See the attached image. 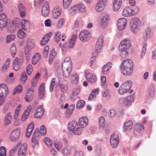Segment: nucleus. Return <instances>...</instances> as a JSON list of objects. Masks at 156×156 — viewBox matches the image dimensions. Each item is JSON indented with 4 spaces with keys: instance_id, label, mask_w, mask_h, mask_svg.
Masks as SVG:
<instances>
[{
    "instance_id": "obj_10",
    "label": "nucleus",
    "mask_w": 156,
    "mask_h": 156,
    "mask_svg": "<svg viewBox=\"0 0 156 156\" xmlns=\"http://www.w3.org/2000/svg\"><path fill=\"white\" fill-rule=\"evenodd\" d=\"M104 41V38L102 36H100L96 43L95 46L96 51L98 52H101L103 45Z\"/></svg>"
},
{
    "instance_id": "obj_8",
    "label": "nucleus",
    "mask_w": 156,
    "mask_h": 156,
    "mask_svg": "<svg viewBox=\"0 0 156 156\" xmlns=\"http://www.w3.org/2000/svg\"><path fill=\"white\" fill-rule=\"evenodd\" d=\"M130 41L128 39H125L121 41L119 45V49L120 51L128 50L130 47Z\"/></svg>"
},
{
    "instance_id": "obj_31",
    "label": "nucleus",
    "mask_w": 156,
    "mask_h": 156,
    "mask_svg": "<svg viewBox=\"0 0 156 156\" xmlns=\"http://www.w3.org/2000/svg\"><path fill=\"white\" fill-rule=\"evenodd\" d=\"M45 93V86L44 83H42L39 88L38 94L39 98L42 99L44 96Z\"/></svg>"
},
{
    "instance_id": "obj_18",
    "label": "nucleus",
    "mask_w": 156,
    "mask_h": 156,
    "mask_svg": "<svg viewBox=\"0 0 156 156\" xmlns=\"http://www.w3.org/2000/svg\"><path fill=\"white\" fill-rule=\"evenodd\" d=\"M34 90L29 88L27 91L26 95L25 97V101L27 102L31 101L33 98V92Z\"/></svg>"
},
{
    "instance_id": "obj_42",
    "label": "nucleus",
    "mask_w": 156,
    "mask_h": 156,
    "mask_svg": "<svg viewBox=\"0 0 156 156\" xmlns=\"http://www.w3.org/2000/svg\"><path fill=\"white\" fill-rule=\"evenodd\" d=\"M21 144V142H19L10 150L9 152V155L10 156H13L14 155L15 152Z\"/></svg>"
},
{
    "instance_id": "obj_9",
    "label": "nucleus",
    "mask_w": 156,
    "mask_h": 156,
    "mask_svg": "<svg viewBox=\"0 0 156 156\" xmlns=\"http://www.w3.org/2000/svg\"><path fill=\"white\" fill-rule=\"evenodd\" d=\"M107 1H98L96 3L95 10L98 12H102L106 6Z\"/></svg>"
},
{
    "instance_id": "obj_49",
    "label": "nucleus",
    "mask_w": 156,
    "mask_h": 156,
    "mask_svg": "<svg viewBox=\"0 0 156 156\" xmlns=\"http://www.w3.org/2000/svg\"><path fill=\"white\" fill-rule=\"evenodd\" d=\"M78 10L81 12H84L86 11V7L82 3L77 4Z\"/></svg>"
},
{
    "instance_id": "obj_28",
    "label": "nucleus",
    "mask_w": 156,
    "mask_h": 156,
    "mask_svg": "<svg viewBox=\"0 0 156 156\" xmlns=\"http://www.w3.org/2000/svg\"><path fill=\"white\" fill-rule=\"evenodd\" d=\"M34 129V124L33 122L30 123L26 130V135L27 137H29Z\"/></svg>"
},
{
    "instance_id": "obj_12",
    "label": "nucleus",
    "mask_w": 156,
    "mask_h": 156,
    "mask_svg": "<svg viewBox=\"0 0 156 156\" xmlns=\"http://www.w3.org/2000/svg\"><path fill=\"white\" fill-rule=\"evenodd\" d=\"M63 76L65 77H68L70 75L72 69V66H62Z\"/></svg>"
},
{
    "instance_id": "obj_4",
    "label": "nucleus",
    "mask_w": 156,
    "mask_h": 156,
    "mask_svg": "<svg viewBox=\"0 0 156 156\" xmlns=\"http://www.w3.org/2000/svg\"><path fill=\"white\" fill-rule=\"evenodd\" d=\"M21 135L20 129L16 128L13 130L9 134V139L10 141L17 142L20 138Z\"/></svg>"
},
{
    "instance_id": "obj_44",
    "label": "nucleus",
    "mask_w": 156,
    "mask_h": 156,
    "mask_svg": "<svg viewBox=\"0 0 156 156\" xmlns=\"http://www.w3.org/2000/svg\"><path fill=\"white\" fill-rule=\"evenodd\" d=\"M81 90V89L80 86H76L73 88L72 94L73 95H76L80 94Z\"/></svg>"
},
{
    "instance_id": "obj_48",
    "label": "nucleus",
    "mask_w": 156,
    "mask_h": 156,
    "mask_svg": "<svg viewBox=\"0 0 156 156\" xmlns=\"http://www.w3.org/2000/svg\"><path fill=\"white\" fill-rule=\"evenodd\" d=\"M71 147L68 145L66 146L65 148L62 151L63 155L66 156L70 153Z\"/></svg>"
},
{
    "instance_id": "obj_59",
    "label": "nucleus",
    "mask_w": 156,
    "mask_h": 156,
    "mask_svg": "<svg viewBox=\"0 0 156 156\" xmlns=\"http://www.w3.org/2000/svg\"><path fill=\"white\" fill-rule=\"evenodd\" d=\"M72 0H63V6L64 8L67 9L71 3Z\"/></svg>"
},
{
    "instance_id": "obj_36",
    "label": "nucleus",
    "mask_w": 156,
    "mask_h": 156,
    "mask_svg": "<svg viewBox=\"0 0 156 156\" xmlns=\"http://www.w3.org/2000/svg\"><path fill=\"white\" fill-rule=\"evenodd\" d=\"M12 118L11 113L9 112L6 114L5 117V125L6 126L11 123V119Z\"/></svg>"
},
{
    "instance_id": "obj_40",
    "label": "nucleus",
    "mask_w": 156,
    "mask_h": 156,
    "mask_svg": "<svg viewBox=\"0 0 156 156\" xmlns=\"http://www.w3.org/2000/svg\"><path fill=\"white\" fill-rule=\"evenodd\" d=\"M134 97L133 95H130L127 96L125 98L126 105L129 106L131 103L134 101Z\"/></svg>"
},
{
    "instance_id": "obj_30",
    "label": "nucleus",
    "mask_w": 156,
    "mask_h": 156,
    "mask_svg": "<svg viewBox=\"0 0 156 156\" xmlns=\"http://www.w3.org/2000/svg\"><path fill=\"white\" fill-rule=\"evenodd\" d=\"M61 12V10L58 6H55L53 10V16L55 19H57L60 15Z\"/></svg>"
},
{
    "instance_id": "obj_47",
    "label": "nucleus",
    "mask_w": 156,
    "mask_h": 156,
    "mask_svg": "<svg viewBox=\"0 0 156 156\" xmlns=\"http://www.w3.org/2000/svg\"><path fill=\"white\" fill-rule=\"evenodd\" d=\"M40 55L38 53H36L33 57L32 62L34 64H36L40 59Z\"/></svg>"
},
{
    "instance_id": "obj_35",
    "label": "nucleus",
    "mask_w": 156,
    "mask_h": 156,
    "mask_svg": "<svg viewBox=\"0 0 156 156\" xmlns=\"http://www.w3.org/2000/svg\"><path fill=\"white\" fill-rule=\"evenodd\" d=\"M18 9L19 12H20V15L21 17H23L26 14V8L23 5L20 3L18 6Z\"/></svg>"
},
{
    "instance_id": "obj_7",
    "label": "nucleus",
    "mask_w": 156,
    "mask_h": 156,
    "mask_svg": "<svg viewBox=\"0 0 156 156\" xmlns=\"http://www.w3.org/2000/svg\"><path fill=\"white\" fill-rule=\"evenodd\" d=\"M8 87L6 84L2 83L0 85V100H3L9 94Z\"/></svg>"
},
{
    "instance_id": "obj_46",
    "label": "nucleus",
    "mask_w": 156,
    "mask_h": 156,
    "mask_svg": "<svg viewBox=\"0 0 156 156\" xmlns=\"http://www.w3.org/2000/svg\"><path fill=\"white\" fill-rule=\"evenodd\" d=\"M62 66H72V63L70 60V58L69 57H66L62 63Z\"/></svg>"
},
{
    "instance_id": "obj_62",
    "label": "nucleus",
    "mask_w": 156,
    "mask_h": 156,
    "mask_svg": "<svg viewBox=\"0 0 156 156\" xmlns=\"http://www.w3.org/2000/svg\"><path fill=\"white\" fill-rule=\"evenodd\" d=\"M65 20L63 18L59 19L57 25V27L58 28L62 27L64 25Z\"/></svg>"
},
{
    "instance_id": "obj_33",
    "label": "nucleus",
    "mask_w": 156,
    "mask_h": 156,
    "mask_svg": "<svg viewBox=\"0 0 156 156\" xmlns=\"http://www.w3.org/2000/svg\"><path fill=\"white\" fill-rule=\"evenodd\" d=\"M22 28L24 30H26L30 28V23L28 20H23L21 21Z\"/></svg>"
},
{
    "instance_id": "obj_25",
    "label": "nucleus",
    "mask_w": 156,
    "mask_h": 156,
    "mask_svg": "<svg viewBox=\"0 0 156 156\" xmlns=\"http://www.w3.org/2000/svg\"><path fill=\"white\" fill-rule=\"evenodd\" d=\"M77 37V35L76 34H73L71 36L69 39V43L68 44V47L69 48H72L74 47Z\"/></svg>"
},
{
    "instance_id": "obj_23",
    "label": "nucleus",
    "mask_w": 156,
    "mask_h": 156,
    "mask_svg": "<svg viewBox=\"0 0 156 156\" xmlns=\"http://www.w3.org/2000/svg\"><path fill=\"white\" fill-rule=\"evenodd\" d=\"M154 91L155 88L154 86H151L148 90V94L147 98L148 101H150L152 99L154 96Z\"/></svg>"
},
{
    "instance_id": "obj_27",
    "label": "nucleus",
    "mask_w": 156,
    "mask_h": 156,
    "mask_svg": "<svg viewBox=\"0 0 156 156\" xmlns=\"http://www.w3.org/2000/svg\"><path fill=\"white\" fill-rule=\"evenodd\" d=\"M67 81L63 80L59 81V85L62 92H66L67 90Z\"/></svg>"
},
{
    "instance_id": "obj_64",
    "label": "nucleus",
    "mask_w": 156,
    "mask_h": 156,
    "mask_svg": "<svg viewBox=\"0 0 156 156\" xmlns=\"http://www.w3.org/2000/svg\"><path fill=\"white\" fill-rule=\"evenodd\" d=\"M116 115V112L115 110L112 109H111L108 112V115L109 117L111 118L114 117Z\"/></svg>"
},
{
    "instance_id": "obj_63",
    "label": "nucleus",
    "mask_w": 156,
    "mask_h": 156,
    "mask_svg": "<svg viewBox=\"0 0 156 156\" xmlns=\"http://www.w3.org/2000/svg\"><path fill=\"white\" fill-rule=\"evenodd\" d=\"M39 129H36L33 133L32 138L34 139H39Z\"/></svg>"
},
{
    "instance_id": "obj_52",
    "label": "nucleus",
    "mask_w": 156,
    "mask_h": 156,
    "mask_svg": "<svg viewBox=\"0 0 156 156\" xmlns=\"http://www.w3.org/2000/svg\"><path fill=\"white\" fill-rule=\"evenodd\" d=\"M10 52L13 58H14L15 56L16 52V48L14 44H12L10 48Z\"/></svg>"
},
{
    "instance_id": "obj_29",
    "label": "nucleus",
    "mask_w": 156,
    "mask_h": 156,
    "mask_svg": "<svg viewBox=\"0 0 156 156\" xmlns=\"http://www.w3.org/2000/svg\"><path fill=\"white\" fill-rule=\"evenodd\" d=\"M52 34V33L50 32L49 33L44 35L41 42V45H44L48 42Z\"/></svg>"
},
{
    "instance_id": "obj_24",
    "label": "nucleus",
    "mask_w": 156,
    "mask_h": 156,
    "mask_svg": "<svg viewBox=\"0 0 156 156\" xmlns=\"http://www.w3.org/2000/svg\"><path fill=\"white\" fill-rule=\"evenodd\" d=\"M27 145L26 143L22 144L19 149L18 154L25 156L27 153Z\"/></svg>"
},
{
    "instance_id": "obj_26",
    "label": "nucleus",
    "mask_w": 156,
    "mask_h": 156,
    "mask_svg": "<svg viewBox=\"0 0 156 156\" xmlns=\"http://www.w3.org/2000/svg\"><path fill=\"white\" fill-rule=\"evenodd\" d=\"M99 126L100 129L102 131L105 128L106 122L105 118L101 116L98 118Z\"/></svg>"
},
{
    "instance_id": "obj_60",
    "label": "nucleus",
    "mask_w": 156,
    "mask_h": 156,
    "mask_svg": "<svg viewBox=\"0 0 156 156\" xmlns=\"http://www.w3.org/2000/svg\"><path fill=\"white\" fill-rule=\"evenodd\" d=\"M40 130L39 133L42 136L45 135L46 133V128L44 125H42L40 127Z\"/></svg>"
},
{
    "instance_id": "obj_45",
    "label": "nucleus",
    "mask_w": 156,
    "mask_h": 156,
    "mask_svg": "<svg viewBox=\"0 0 156 156\" xmlns=\"http://www.w3.org/2000/svg\"><path fill=\"white\" fill-rule=\"evenodd\" d=\"M10 59L9 58H8L6 61L4 65L2 66L1 69L3 73L6 72L8 68L9 67V65Z\"/></svg>"
},
{
    "instance_id": "obj_53",
    "label": "nucleus",
    "mask_w": 156,
    "mask_h": 156,
    "mask_svg": "<svg viewBox=\"0 0 156 156\" xmlns=\"http://www.w3.org/2000/svg\"><path fill=\"white\" fill-rule=\"evenodd\" d=\"M27 78V76L25 72H22L20 76V80L22 83H24Z\"/></svg>"
},
{
    "instance_id": "obj_37",
    "label": "nucleus",
    "mask_w": 156,
    "mask_h": 156,
    "mask_svg": "<svg viewBox=\"0 0 156 156\" xmlns=\"http://www.w3.org/2000/svg\"><path fill=\"white\" fill-rule=\"evenodd\" d=\"M109 20L108 16L107 15H105L101 19V25L103 27H105L107 25Z\"/></svg>"
},
{
    "instance_id": "obj_38",
    "label": "nucleus",
    "mask_w": 156,
    "mask_h": 156,
    "mask_svg": "<svg viewBox=\"0 0 156 156\" xmlns=\"http://www.w3.org/2000/svg\"><path fill=\"white\" fill-rule=\"evenodd\" d=\"M75 105H72L69 106L66 112V116L69 117L73 113V111L75 108Z\"/></svg>"
},
{
    "instance_id": "obj_20",
    "label": "nucleus",
    "mask_w": 156,
    "mask_h": 156,
    "mask_svg": "<svg viewBox=\"0 0 156 156\" xmlns=\"http://www.w3.org/2000/svg\"><path fill=\"white\" fill-rule=\"evenodd\" d=\"M133 123L132 121H128L124 124L123 129L124 131H129L132 129Z\"/></svg>"
},
{
    "instance_id": "obj_22",
    "label": "nucleus",
    "mask_w": 156,
    "mask_h": 156,
    "mask_svg": "<svg viewBox=\"0 0 156 156\" xmlns=\"http://www.w3.org/2000/svg\"><path fill=\"white\" fill-rule=\"evenodd\" d=\"M85 75L86 79L88 81L91 83H94L97 80V78L95 75L90 73H87L85 72Z\"/></svg>"
},
{
    "instance_id": "obj_50",
    "label": "nucleus",
    "mask_w": 156,
    "mask_h": 156,
    "mask_svg": "<svg viewBox=\"0 0 156 156\" xmlns=\"http://www.w3.org/2000/svg\"><path fill=\"white\" fill-rule=\"evenodd\" d=\"M77 7V5L76 4L70 9L69 10V14L72 15H73L76 14L78 10Z\"/></svg>"
},
{
    "instance_id": "obj_58",
    "label": "nucleus",
    "mask_w": 156,
    "mask_h": 156,
    "mask_svg": "<svg viewBox=\"0 0 156 156\" xmlns=\"http://www.w3.org/2000/svg\"><path fill=\"white\" fill-rule=\"evenodd\" d=\"M15 22L13 21V23L12 24L10 27H9L7 28L8 31L10 33H13L16 30V26L14 25Z\"/></svg>"
},
{
    "instance_id": "obj_57",
    "label": "nucleus",
    "mask_w": 156,
    "mask_h": 156,
    "mask_svg": "<svg viewBox=\"0 0 156 156\" xmlns=\"http://www.w3.org/2000/svg\"><path fill=\"white\" fill-rule=\"evenodd\" d=\"M102 95L103 97H106L108 99L111 98V95L110 94V91L108 89H105L102 91Z\"/></svg>"
},
{
    "instance_id": "obj_34",
    "label": "nucleus",
    "mask_w": 156,
    "mask_h": 156,
    "mask_svg": "<svg viewBox=\"0 0 156 156\" xmlns=\"http://www.w3.org/2000/svg\"><path fill=\"white\" fill-rule=\"evenodd\" d=\"M131 11V8L129 7H127L123 10L122 12V15L125 17L132 16Z\"/></svg>"
},
{
    "instance_id": "obj_19",
    "label": "nucleus",
    "mask_w": 156,
    "mask_h": 156,
    "mask_svg": "<svg viewBox=\"0 0 156 156\" xmlns=\"http://www.w3.org/2000/svg\"><path fill=\"white\" fill-rule=\"evenodd\" d=\"M151 37V28L149 27L146 28L144 30L143 35V38L145 41H147Z\"/></svg>"
},
{
    "instance_id": "obj_6",
    "label": "nucleus",
    "mask_w": 156,
    "mask_h": 156,
    "mask_svg": "<svg viewBox=\"0 0 156 156\" xmlns=\"http://www.w3.org/2000/svg\"><path fill=\"white\" fill-rule=\"evenodd\" d=\"M91 37L90 33L87 31L84 30L82 31L80 33L79 38L80 40L83 42L88 41Z\"/></svg>"
},
{
    "instance_id": "obj_11",
    "label": "nucleus",
    "mask_w": 156,
    "mask_h": 156,
    "mask_svg": "<svg viewBox=\"0 0 156 156\" xmlns=\"http://www.w3.org/2000/svg\"><path fill=\"white\" fill-rule=\"evenodd\" d=\"M104 41V38L102 36H100L96 43L95 46L96 51L98 52H101L103 45Z\"/></svg>"
},
{
    "instance_id": "obj_32",
    "label": "nucleus",
    "mask_w": 156,
    "mask_h": 156,
    "mask_svg": "<svg viewBox=\"0 0 156 156\" xmlns=\"http://www.w3.org/2000/svg\"><path fill=\"white\" fill-rule=\"evenodd\" d=\"M112 63L108 62L106 65H104L102 69V72L104 74H107L109 69L112 67Z\"/></svg>"
},
{
    "instance_id": "obj_17",
    "label": "nucleus",
    "mask_w": 156,
    "mask_h": 156,
    "mask_svg": "<svg viewBox=\"0 0 156 156\" xmlns=\"http://www.w3.org/2000/svg\"><path fill=\"white\" fill-rule=\"evenodd\" d=\"M7 23V19L6 15L4 13L0 15V28L5 27Z\"/></svg>"
},
{
    "instance_id": "obj_51",
    "label": "nucleus",
    "mask_w": 156,
    "mask_h": 156,
    "mask_svg": "<svg viewBox=\"0 0 156 156\" xmlns=\"http://www.w3.org/2000/svg\"><path fill=\"white\" fill-rule=\"evenodd\" d=\"M85 102L83 100H80L76 104V108L78 109H81L85 105Z\"/></svg>"
},
{
    "instance_id": "obj_56",
    "label": "nucleus",
    "mask_w": 156,
    "mask_h": 156,
    "mask_svg": "<svg viewBox=\"0 0 156 156\" xmlns=\"http://www.w3.org/2000/svg\"><path fill=\"white\" fill-rule=\"evenodd\" d=\"M44 141L45 144L47 145L48 147H51L53 144L52 141L48 138H45Z\"/></svg>"
},
{
    "instance_id": "obj_39",
    "label": "nucleus",
    "mask_w": 156,
    "mask_h": 156,
    "mask_svg": "<svg viewBox=\"0 0 156 156\" xmlns=\"http://www.w3.org/2000/svg\"><path fill=\"white\" fill-rule=\"evenodd\" d=\"M70 80L73 84H76L79 80L78 75L76 73L72 74Z\"/></svg>"
},
{
    "instance_id": "obj_13",
    "label": "nucleus",
    "mask_w": 156,
    "mask_h": 156,
    "mask_svg": "<svg viewBox=\"0 0 156 156\" xmlns=\"http://www.w3.org/2000/svg\"><path fill=\"white\" fill-rule=\"evenodd\" d=\"M144 130V126L142 124L136 125L134 127V133L136 136H139L142 134Z\"/></svg>"
},
{
    "instance_id": "obj_16",
    "label": "nucleus",
    "mask_w": 156,
    "mask_h": 156,
    "mask_svg": "<svg viewBox=\"0 0 156 156\" xmlns=\"http://www.w3.org/2000/svg\"><path fill=\"white\" fill-rule=\"evenodd\" d=\"M127 21L124 18L120 19L117 22V26L119 30H122L126 26Z\"/></svg>"
},
{
    "instance_id": "obj_2",
    "label": "nucleus",
    "mask_w": 156,
    "mask_h": 156,
    "mask_svg": "<svg viewBox=\"0 0 156 156\" xmlns=\"http://www.w3.org/2000/svg\"><path fill=\"white\" fill-rule=\"evenodd\" d=\"M68 128L69 130L76 135H80L83 132L82 129L79 127L77 122L75 121H70L69 122Z\"/></svg>"
},
{
    "instance_id": "obj_54",
    "label": "nucleus",
    "mask_w": 156,
    "mask_h": 156,
    "mask_svg": "<svg viewBox=\"0 0 156 156\" xmlns=\"http://www.w3.org/2000/svg\"><path fill=\"white\" fill-rule=\"evenodd\" d=\"M26 36V34L25 32L21 29L19 30L17 32L18 37L21 39L24 38Z\"/></svg>"
},
{
    "instance_id": "obj_3",
    "label": "nucleus",
    "mask_w": 156,
    "mask_h": 156,
    "mask_svg": "<svg viewBox=\"0 0 156 156\" xmlns=\"http://www.w3.org/2000/svg\"><path fill=\"white\" fill-rule=\"evenodd\" d=\"M132 86V81L129 80L126 81L120 86L119 90L118 93L120 95H123L126 93L129 90Z\"/></svg>"
},
{
    "instance_id": "obj_41",
    "label": "nucleus",
    "mask_w": 156,
    "mask_h": 156,
    "mask_svg": "<svg viewBox=\"0 0 156 156\" xmlns=\"http://www.w3.org/2000/svg\"><path fill=\"white\" fill-rule=\"evenodd\" d=\"M32 49L28 48L27 47H25V57L27 60H28L30 58L31 53V49Z\"/></svg>"
},
{
    "instance_id": "obj_61",
    "label": "nucleus",
    "mask_w": 156,
    "mask_h": 156,
    "mask_svg": "<svg viewBox=\"0 0 156 156\" xmlns=\"http://www.w3.org/2000/svg\"><path fill=\"white\" fill-rule=\"evenodd\" d=\"M115 140L119 141V136L117 134L113 133L111 136L110 141H112V143L113 141Z\"/></svg>"
},
{
    "instance_id": "obj_21",
    "label": "nucleus",
    "mask_w": 156,
    "mask_h": 156,
    "mask_svg": "<svg viewBox=\"0 0 156 156\" xmlns=\"http://www.w3.org/2000/svg\"><path fill=\"white\" fill-rule=\"evenodd\" d=\"M122 0H113V10L115 11H118L121 7L122 5Z\"/></svg>"
},
{
    "instance_id": "obj_14",
    "label": "nucleus",
    "mask_w": 156,
    "mask_h": 156,
    "mask_svg": "<svg viewBox=\"0 0 156 156\" xmlns=\"http://www.w3.org/2000/svg\"><path fill=\"white\" fill-rule=\"evenodd\" d=\"M88 119L86 116L82 117L79 120L78 125L80 127L84 128L88 124Z\"/></svg>"
},
{
    "instance_id": "obj_55",
    "label": "nucleus",
    "mask_w": 156,
    "mask_h": 156,
    "mask_svg": "<svg viewBox=\"0 0 156 156\" xmlns=\"http://www.w3.org/2000/svg\"><path fill=\"white\" fill-rule=\"evenodd\" d=\"M23 88L21 85L20 84L16 87L14 89V90L12 93V94L14 95L16 93H20L22 90Z\"/></svg>"
},
{
    "instance_id": "obj_1",
    "label": "nucleus",
    "mask_w": 156,
    "mask_h": 156,
    "mask_svg": "<svg viewBox=\"0 0 156 156\" xmlns=\"http://www.w3.org/2000/svg\"><path fill=\"white\" fill-rule=\"evenodd\" d=\"M133 63L131 60H125L122 61L121 65L120 71L124 75H130L133 72Z\"/></svg>"
},
{
    "instance_id": "obj_5",
    "label": "nucleus",
    "mask_w": 156,
    "mask_h": 156,
    "mask_svg": "<svg viewBox=\"0 0 156 156\" xmlns=\"http://www.w3.org/2000/svg\"><path fill=\"white\" fill-rule=\"evenodd\" d=\"M131 29L134 33L136 34L139 30V27L140 24V21L137 18L133 17L130 21Z\"/></svg>"
},
{
    "instance_id": "obj_43",
    "label": "nucleus",
    "mask_w": 156,
    "mask_h": 156,
    "mask_svg": "<svg viewBox=\"0 0 156 156\" xmlns=\"http://www.w3.org/2000/svg\"><path fill=\"white\" fill-rule=\"evenodd\" d=\"M27 45L25 47H27L31 49H33L34 46V42L32 39L28 38L27 40Z\"/></svg>"
},
{
    "instance_id": "obj_15",
    "label": "nucleus",
    "mask_w": 156,
    "mask_h": 156,
    "mask_svg": "<svg viewBox=\"0 0 156 156\" xmlns=\"http://www.w3.org/2000/svg\"><path fill=\"white\" fill-rule=\"evenodd\" d=\"M41 12L44 17L47 16L49 12V6L48 2H46L43 4Z\"/></svg>"
}]
</instances>
